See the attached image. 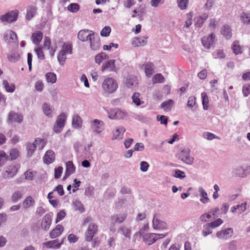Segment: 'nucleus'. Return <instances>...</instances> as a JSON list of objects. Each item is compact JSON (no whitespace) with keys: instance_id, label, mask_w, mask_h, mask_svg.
Returning <instances> with one entry per match:
<instances>
[{"instance_id":"f257e3e1","label":"nucleus","mask_w":250,"mask_h":250,"mask_svg":"<svg viewBox=\"0 0 250 250\" xmlns=\"http://www.w3.org/2000/svg\"><path fill=\"white\" fill-rule=\"evenodd\" d=\"M102 87L105 93L111 94L117 89L118 84L116 80L114 78L106 77L103 82Z\"/></svg>"},{"instance_id":"f03ea898","label":"nucleus","mask_w":250,"mask_h":250,"mask_svg":"<svg viewBox=\"0 0 250 250\" xmlns=\"http://www.w3.org/2000/svg\"><path fill=\"white\" fill-rule=\"evenodd\" d=\"M106 111L108 114V117L111 120L124 119L127 115V113L125 111L118 108H112Z\"/></svg>"},{"instance_id":"7ed1b4c3","label":"nucleus","mask_w":250,"mask_h":250,"mask_svg":"<svg viewBox=\"0 0 250 250\" xmlns=\"http://www.w3.org/2000/svg\"><path fill=\"white\" fill-rule=\"evenodd\" d=\"M20 166L19 164H14L9 166L2 173V177L4 179H8L15 176Z\"/></svg>"},{"instance_id":"20e7f679","label":"nucleus","mask_w":250,"mask_h":250,"mask_svg":"<svg viewBox=\"0 0 250 250\" xmlns=\"http://www.w3.org/2000/svg\"><path fill=\"white\" fill-rule=\"evenodd\" d=\"M90 126L93 133L100 134L104 129V123L97 119L91 120L89 122Z\"/></svg>"},{"instance_id":"39448f33","label":"nucleus","mask_w":250,"mask_h":250,"mask_svg":"<svg viewBox=\"0 0 250 250\" xmlns=\"http://www.w3.org/2000/svg\"><path fill=\"white\" fill-rule=\"evenodd\" d=\"M167 233L164 234L151 233L143 236V241L148 245H150L155 242L157 240L166 236Z\"/></svg>"},{"instance_id":"423d86ee","label":"nucleus","mask_w":250,"mask_h":250,"mask_svg":"<svg viewBox=\"0 0 250 250\" xmlns=\"http://www.w3.org/2000/svg\"><path fill=\"white\" fill-rule=\"evenodd\" d=\"M66 118V115L64 113H62L58 116L53 127L55 132L59 133L62 131L65 125Z\"/></svg>"},{"instance_id":"0eeeda50","label":"nucleus","mask_w":250,"mask_h":250,"mask_svg":"<svg viewBox=\"0 0 250 250\" xmlns=\"http://www.w3.org/2000/svg\"><path fill=\"white\" fill-rule=\"evenodd\" d=\"M190 150L188 148H184L179 154L181 160L188 165H191L193 162V158L190 155Z\"/></svg>"},{"instance_id":"6e6552de","label":"nucleus","mask_w":250,"mask_h":250,"mask_svg":"<svg viewBox=\"0 0 250 250\" xmlns=\"http://www.w3.org/2000/svg\"><path fill=\"white\" fill-rule=\"evenodd\" d=\"M97 225L94 223H91L89 225L87 230L85 233V240L88 242L91 241L94 235L97 233Z\"/></svg>"},{"instance_id":"1a4fd4ad","label":"nucleus","mask_w":250,"mask_h":250,"mask_svg":"<svg viewBox=\"0 0 250 250\" xmlns=\"http://www.w3.org/2000/svg\"><path fill=\"white\" fill-rule=\"evenodd\" d=\"M152 226L154 229L163 230L166 229L167 227V224L159 218V215L155 214L152 220Z\"/></svg>"},{"instance_id":"9d476101","label":"nucleus","mask_w":250,"mask_h":250,"mask_svg":"<svg viewBox=\"0 0 250 250\" xmlns=\"http://www.w3.org/2000/svg\"><path fill=\"white\" fill-rule=\"evenodd\" d=\"M124 83L125 86L130 89L136 88L138 84L137 78L134 75H128L124 80Z\"/></svg>"},{"instance_id":"9b49d317","label":"nucleus","mask_w":250,"mask_h":250,"mask_svg":"<svg viewBox=\"0 0 250 250\" xmlns=\"http://www.w3.org/2000/svg\"><path fill=\"white\" fill-rule=\"evenodd\" d=\"M215 36L213 33H211L209 36H204L202 38V43L204 47L209 49L214 43Z\"/></svg>"},{"instance_id":"f8f14e48","label":"nucleus","mask_w":250,"mask_h":250,"mask_svg":"<svg viewBox=\"0 0 250 250\" xmlns=\"http://www.w3.org/2000/svg\"><path fill=\"white\" fill-rule=\"evenodd\" d=\"M233 233V229L232 228H228L217 231L216 233V236L220 239L227 240L232 236Z\"/></svg>"},{"instance_id":"ddd939ff","label":"nucleus","mask_w":250,"mask_h":250,"mask_svg":"<svg viewBox=\"0 0 250 250\" xmlns=\"http://www.w3.org/2000/svg\"><path fill=\"white\" fill-rule=\"evenodd\" d=\"M94 33L90 30H81L78 34V38L82 42H87L93 36Z\"/></svg>"},{"instance_id":"4468645a","label":"nucleus","mask_w":250,"mask_h":250,"mask_svg":"<svg viewBox=\"0 0 250 250\" xmlns=\"http://www.w3.org/2000/svg\"><path fill=\"white\" fill-rule=\"evenodd\" d=\"M90 42V46L92 50H97L100 47V41L98 35H96L95 33L88 41Z\"/></svg>"},{"instance_id":"2eb2a0df","label":"nucleus","mask_w":250,"mask_h":250,"mask_svg":"<svg viewBox=\"0 0 250 250\" xmlns=\"http://www.w3.org/2000/svg\"><path fill=\"white\" fill-rule=\"evenodd\" d=\"M63 241L62 240L60 243H59V240L55 239L54 240L44 242L42 245L48 249H59L63 244Z\"/></svg>"},{"instance_id":"dca6fc26","label":"nucleus","mask_w":250,"mask_h":250,"mask_svg":"<svg viewBox=\"0 0 250 250\" xmlns=\"http://www.w3.org/2000/svg\"><path fill=\"white\" fill-rule=\"evenodd\" d=\"M55 159V154L52 150H47L43 158V162L46 164L52 163Z\"/></svg>"},{"instance_id":"f3484780","label":"nucleus","mask_w":250,"mask_h":250,"mask_svg":"<svg viewBox=\"0 0 250 250\" xmlns=\"http://www.w3.org/2000/svg\"><path fill=\"white\" fill-rule=\"evenodd\" d=\"M51 222L52 219L50 215L49 214H45L43 216L41 223L42 229L44 230H48L50 227Z\"/></svg>"},{"instance_id":"a211bd4d","label":"nucleus","mask_w":250,"mask_h":250,"mask_svg":"<svg viewBox=\"0 0 250 250\" xmlns=\"http://www.w3.org/2000/svg\"><path fill=\"white\" fill-rule=\"evenodd\" d=\"M125 131V130L123 126H117L113 132L112 140L122 139L123 137L124 133Z\"/></svg>"},{"instance_id":"6ab92c4d","label":"nucleus","mask_w":250,"mask_h":250,"mask_svg":"<svg viewBox=\"0 0 250 250\" xmlns=\"http://www.w3.org/2000/svg\"><path fill=\"white\" fill-rule=\"evenodd\" d=\"M23 116L21 114H18L13 111H11L8 116V122L9 123L15 122L19 123L22 122Z\"/></svg>"},{"instance_id":"aec40b11","label":"nucleus","mask_w":250,"mask_h":250,"mask_svg":"<svg viewBox=\"0 0 250 250\" xmlns=\"http://www.w3.org/2000/svg\"><path fill=\"white\" fill-rule=\"evenodd\" d=\"M42 109L46 116L49 118H52L53 116L54 108L49 104L44 103L42 105Z\"/></svg>"},{"instance_id":"412c9836","label":"nucleus","mask_w":250,"mask_h":250,"mask_svg":"<svg viewBox=\"0 0 250 250\" xmlns=\"http://www.w3.org/2000/svg\"><path fill=\"white\" fill-rule=\"evenodd\" d=\"M147 36L134 38L132 44L135 47L144 46L147 43Z\"/></svg>"},{"instance_id":"4be33fe9","label":"nucleus","mask_w":250,"mask_h":250,"mask_svg":"<svg viewBox=\"0 0 250 250\" xmlns=\"http://www.w3.org/2000/svg\"><path fill=\"white\" fill-rule=\"evenodd\" d=\"M35 200L31 196H27L22 202V208L24 209H27L33 207L35 205Z\"/></svg>"},{"instance_id":"5701e85b","label":"nucleus","mask_w":250,"mask_h":250,"mask_svg":"<svg viewBox=\"0 0 250 250\" xmlns=\"http://www.w3.org/2000/svg\"><path fill=\"white\" fill-rule=\"evenodd\" d=\"M83 125V120L81 117L77 114H74L72 117V125L73 127L79 129L81 128Z\"/></svg>"},{"instance_id":"b1692460","label":"nucleus","mask_w":250,"mask_h":250,"mask_svg":"<svg viewBox=\"0 0 250 250\" xmlns=\"http://www.w3.org/2000/svg\"><path fill=\"white\" fill-rule=\"evenodd\" d=\"M37 8L34 5H29L26 8V19L29 21L36 14Z\"/></svg>"},{"instance_id":"393cba45","label":"nucleus","mask_w":250,"mask_h":250,"mask_svg":"<svg viewBox=\"0 0 250 250\" xmlns=\"http://www.w3.org/2000/svg\"><path fill=\"white\" fill-rule=\"evenodd\" d=\"M63 229L64 228L62 225H57L55 228L50 231L49 233L50 237L53 239L58 237L62 233Z\"/></svg>"},{"instance_id":"a878e982","label":"nucleus","mask_w":250,"mask_h":250,"mask_svg":"<svg viewBox=\"0 0 250 250\" xmlns=\"http://www.w3.org/2000/svg\"><path fill=\"white\" fill-rule=\"evenodd\" d=\"M42 37L43 35L42 32L36 31L32 34L31 39L34 44L39 45L42 39Z\"/></svg>"},{"instance_id":"bb28decb","label":"nucleus","mask_w":250,"mask_h":250,"mask_svg":"<svg viewBox=\"0 0 250 250\" xmlns=\"http://www.w3.org/2000/svg\"><path fill=\"white\" fill-rule=\"evenodd\" d=\"M127 217L126 213L115 214L111 216V220L114 223H122Z\"/></svg>"},{"instance_id":"cd10ccee","label":"nucleus","mask_w":250,"mask_h":250,"mask_svg":"<svg viewBox=\"0 0 250 250\" xmlns=\"http://www.w3.org/2000/svg\"><path fill=\"white\" fill-rule=\"evenodd\" d=\"M145 72L147 77L150 78L154 72V65L152 62H147L144 65Z\"/></svg>"},{"instance_id":"c85d7f7f","label":"nucleus","mask_w":250,"mask_h":250,"mask_svg":"<svg viewBox=\"0 0 250 250\" xmlns=\"http://www.w3.org/2000/svg\"><path fill=\"white\" fill-rule=\"evenodd\" d=\"M17 17V14L7 13L5 15L1 16L0 20L2 21L12 22L16 20Z\"/></svg>"},{"instance_id":"c756f323","label":"nucleus","mask_w":250,"mask_h":250,"mask_svg":"<svg viewBox=\"0 0 250 250\" xmlns=\"http://www.w3.org/2000/svg\"><path fill=\"white\" fill-rule=\"evenodd\" d=\"M221 33L227 39H229L231 37V29L229 25L223 26L221 29Z\"/></svg>"},{"instance_id":"7c9ffc66","label":"nucleus","mask_w":250,"mask_h":250,"mask_svg":"<svg viewBox=\"0 0 250 250\" xmlns=\"http://www.w3.org/2000/svg\"><path fill=\"white\" fill-rule=\"evenodd\" d=\"M75 171V167H74L72 161H68L66 163L65 175L64 178L68 177L73 174Z\"/></svg>"},{"instance_id":"2f4dec72","label":"nucleus","mask_w":250,"mask_h":250,"mask_svg":"<svg viewBox=\"0 0 250 250\" xmlns=\"http://www.w3.org/2000/svg\"><path fill=\"white\" fill-rule=\"evenodd\" d=\"M174 104V101L172 100H169L168 101L163 102L161 104V107L165 111L168 112L171 110Z\"/></svg>"},{"instance_id":"473e14b6","label":"nucleus","mask_w":250,"mask_h":250,"mask_svg":"<svg viewBox=\"0 0 250 250\" xmlns=\"http://www.w3.org/2000/svg\"><path fill=\"white\" fill-rule=\"evenodd\" d=\"M4 39L6 42H11L17 39V35L15 32L11 30L7 31L4 34Z\"/></svg>"},{"instance_id":"72a5a7b5","label":"nucleus","mask_w":250,"mask_h":250,"mask_svg":"<svg viewBox=\"0 0 250 250\" xmlns=\"http://www.w3.org/2000/svg\"><path fill=\"white\" fill-rule=\"evenodd\" d=\"M36 148L42 150L46 144V140L40 138H36L33 142Z\"/></svg>"},{"instance_id":"f704fd0d","label":"nucleus","mask_w":250,"mask_h":250,"mask_svg":"<svg viewBox=\"0 0 250 250\" xmlns=\"http://www.w3.org/2000/svg\"><path fill=\"white\" fill-rule=\"evenodd\" d=\"M115 60H110L104 63L102 67V71H104L106 69H109L110 71H112L115 69Z\"/></svg>"},{"instance_id":"c9c22d12","label":"nucleus","mask_w":250,"mask_h":250,"mask_svg":"<svg viewBox=\"0 0 250 250\" xmlns=\"http://www.w3.org/2000/svg\"><path fill=\"white\" fill-rule=\"evenodd\" d=\"M208 14L205 13L202 16L197 17L196 18L195 26L196 27H201L202 26L205 21L208 18Z\"/></svg>"},{"instance_id":"e433bc0d","label":"nucleus","mask_w":250,"mask_h":250,"mask_svg":"<svg viewBox=\"0 0 250 250\" xmlns=\"http://www.w3.org/2000/svg\"><path fill=\"white\" fill-rule=\"evenodd\" d=\"M198 191L200 193L201 198L200 201L203 204H206L208 202L209 199L208 197V194L207 192L202 188L200 187L198 189Z\"/></svg>"},{"instance_id":"4c0bfd02","label":"nucleus","mask_w":250,"mask_h":250,"mask_svg":"<svg viewBox=\"0 0 250 250\" xmlns=\"http://www.w3.org/2000/svg\"><path fill=\"white\" fill-rule=\"evenodd\" d=\"M212 233V228L210 227L208 223H207L203 225L202 230V234L204 237H206L207 236L211 234Z\"/></svg>"},{"instance_id":"58836bf2","label":"nucleus","mask_w":250,"mask_h":250,"mask_svg":"<svg viewBox=\"0 0 250 250\" xmlns=\"http://www.w3.org/2000/svg\"><path fill=\"white\" fill-rule=\"evenodd\" d=\"M9 160V156L5 151L0 150V167L4 166Z\"/></svg>"},{"instance_id":"ea45409f","label":"nucleus","mask_w":250,"mask_h":250,"mask_svg":"<svg viewBox=\"0 0 250 250\" xmlns=\"http://www.w3.org/2000/svg\"><path fill=\"white\" fill-rule=\"evenodd\" d=\"M140 95L141 94L139 93L135 92L132 96V102L137 106H139L144 104V102L141 101L140 98Z\"/></svg>"},{"instance_id":"a19ab883","label":"nucleus","mask_w":250,"mask_h":250,"mask_svg":"<svg viewBox=\"0 0 250 250\" xmlns=\"http://www.w3.org/2000/svg\"><path fill=\"white\" fill-rule=\"evenodd\" d=\"M119 232H120L122 235H124L125 237L130 239V235L131 234V230L130 229L125 227H121L119 229Z\"/></svg>"},{"instance_id":"79ce46f5","label":"nucleus","mask_w":250,"mask_h":250,"mask_svg":"<svg viewBox=\"0 0 250 250\" xmlns=\"http://www.w3.org/2000/svg\"><path fill=\"white\" fill-rule=\"evenodd\" d=\"M165 79L162 74L158 73L155 74L152 79V82L153 84L157 83H164Z\"/></svg>"},{"instance_id":"37998d69","label":"nucleus","mask_w":250,"mask_h":250,"mask_svg":"<svg viewBox=\"0 0 250 250\" xmlns=\"http://www.w3.org/2000/svg\"><path fill=\"white\" fill-rule=\"evenodd\" d=\"M241 21L246 24H250V12H243L240 16Z\"/></svg>"},{"instance_id":"c03bdc74","label":"nucleus","mask_w":250,"mask_h":250,"mask_svg":"<svg viewBox=\"0 0 250 250\" xmlns=\"http://www.w3.org/2000/svg\"><path fill=\"white\" fill-rule=\"evenodd\" d=\"M177 3L179 8L183 10L187 9L189 4V0H177Z\"/></svg>"},{"instance_id":"a18cd8bd","label":"nucleus","mask_w":250,"mask_h":250,"mask_svg":"<svg viewBox=\"0 0 250 250\" xmlns=\"http://www.w3.org/2000/svg\"><path fill=\"white\" fill-rule=\"evenodd\" d=\"M45 77L46 79V81L48 83H54L56 82L57 77L56 75L52 72L47 73L45 75Z\"/></svg>"},{"instance_id":"49530a36","label":"nucleus","mask_w":250,"mask_h":250,"mask_svg":"<svg viewBox=\"0 0 250 250\" xmlns=\"http://www.w3.org/2000/svg\"><path fill=\"white\" fill-rule=\"evenodd\" d=\"M22 196V193L21 191H16L12 194L11 199L12 202L16 203L21 199Z\"/></svg>"},{"instance_id":"de8ad7c7","label":"nucleus","mask_w":250,"mask_h":250,"mask_svg":"<svg viewBox=\"0 0 250 250\" xmlns=\"http://www.w3.org/2000/svg\"><path fill=\"white\" fill-rule=\"evenodd\" d=\"M201 98L203 108L205 110H207L208 108V99L207 93L206 92H202L201 93Z\"/></svg>"},{"instance_id":"09e8293b","label":"nucleus","mask_w":250,"mask_h":250,"mask_svg":"<svg viewBox=\"0 0 250 250\" xmlns=\"http://www.w3.org/2000/svg\"><path fill=\"white\" fill-rule=\"evenodd\" d=\"M36 147L33 143H29L27 144L26 149L27 151V156L28 157H31L35 152Z\"/></svg>"},{"instance_id":"8fccbe9b","label":"nucleus","mask_w":250,"mask_h":250,"mask_svg":"<svg viewBox=\"0 0 250 250\" xmlns=\"http://www.w3.org/2000/svg\"><path fill=\"white\" fill-rule=\"evenodd\" d=\"M108 57L107 55L104 52H102L95 56V62L100 64L104 60Z\"/></svg>"},{"instance_id":"3c124183","label":"nucleus","mask_w":250,"mask_h":250,"mask_svg":"<svg viewBox=\"0 0 250 250\" xmlns=\"http://www.w3.org/2000/svg\"><path fill=\"white\" fill-rule=\"evenodd\" d=\"M19 156V151L16 148H12L9 151V160H14L16 159Z\"/></svg>"},{"instance_id":"603ef678","label":"nucleus","mask_w":250,"mask_h":250,"mask_svg":"<svg viewBox=\"0 0 250 250\" xmlns=\"http://www.w3.org/2000/svg\"><path fill=\"white\" fill-rule=\"evenodd\" d=\"M73 205L75 210H79L81 212L84 211L83 206L80 201L76 200Z\"/></svg>"},{"instance_id":"864d4df0","label":"nucleus","mask_w":250,"mask_h":250,"mask_svg":"<svg viewBox=\"0 0 250 250\" xmlns=\"http://www.w3.org/2000/svg\"><path fill=\"white\" fill-rule=\"evenodd\" d=\"M67 54L64 53L63 51H60L58 55V60L61 65H63V63L66 59Z\"/></svg>"},{"instance_id":"5fc2aeb1","label":"nucleus","mask_w":250,"mask_h":250,"mask_svg":"<svg viewBox=\"0 0 250 250\" xmlns=\"http://www.w3.org/2000/svg\"><path fill=\"white\" fill-rule=\"evenodd\" d=\"M79 9L80 6L76 3H71L67 6L68 10L72 13L77 12Z\"/></svg>"},{"instance_id":"6e6d98bb","label":"nucleus","mask_w":250,"mask_h":250,"mask_svg":"<svg viewBox=\"0 0 250 250\" xmlns=\"http://www.w3.org/2000/svg\"><path fill=\"white\" fill-rule=\"evenodd\" d=\"M232 49L234 53L236 55L241 53V49L238 41L234 42Z\"/></svg>"},{"instance_id":"4d7b16f0","label":"nucleus","mask_w":250,"mask_h":250,"mask_svg":"<svg viewBox=\"0 0 250 250\" xmlns=\"http://www.w3.org/2000/svg\"><path fill=\"white\" fill-rule=\"evenodd\" d=\"M211 213L210 211L203 214L200 217V220L201 222L205 223L210 221L211 217Z\"/></svg>"},{"instance_id":"13d9d810","label":"nucleus","mask_w":250,"mask_h":250,"mask_svg":"<svg viewBox=\"0 0 250 250\" xmlns=\"http://www.w3.org/2000/svg\"><path fill=\"white\" fill-rule=\"evenodd\" d=\"M3 84L7 92H13L15 90V85L13 84H9L7 81H3Z\"/></svg>"},{"instance_id":"bf43d9fd","label":"nucleus","mask_w":250,"mask_h":250,"mask_svg":"<svg viewBox=\"0 0 250 250\" xmlns=\"http://www.w3.org/2000/svg\"><path fill=\"white\" fill-rule=\"evenodd\" d=\"M203 137L208 140H212L214 139L218 138L215 135L209 132H204L203 133Z\"/></svg>"},{"instance_id":"052dcab7","label":"nucleus","mask_w":250,"mask_h":250,"mask_svg":"<svg viewBox=\"0 0 250 250\" xmlns=\"http://www.w3.org/2000/svg\"><path fill=\"white\" fill-rule=\"evenodd\" d=\"M20 58L19 54L16 53H12L8 56V60L12 62H17Z\"/></svg>"},{"instance_id":"680f3d73","label":"nucleus","mask_w":250,"mask_h":250,"mask_svg":"<svg viewBox=\"0 0 250 250\" xmlns=\"http://www.w3.org/2000/svg\"><path fill=\"white\" fill-rule=\"evenodd\" d=\"M72 50V48L70 44L68 43H64L62 46L61 51H63V52L67 54H71Z\"/></svg>"},{"instance_id":"e2e57ef3","label":"nucleus","mask_w":250,"mask_h":250,"mask_svg":"<svg viewBox=\"0 0 250 250\" xmlns=\"http://www.w3.org/2000/svg\"><path fill=\"white\" fill-rule=\"evenodd\" d=\"M173 175L174 177L176 178H178L181 179H184V178L186 177L185 173L184 171H181L179 169L175 170L174 173Z\"/></svg>"},{"instance_id":"0e129e2a","label":"nucleus","mask_w":250,"mask_h":250,"mask_svg":"<svg viewBox=\"0 0 250 250\" xmlns=\"http://www.w3.org/2000/svg\"><path fill=\"white\" fill-rule=\"evenodd\" d=\"M223 223V221L221 219L219 218L213 222L208 223V224H209L210 227L212 228V229H213L219 227Z\"/></svg>"},{"instance_id":"69168bd1","label":"nucleus","mask_w":250,"mask_h":250,"mask_svg":"<svg viewBox=\"0 0 250 250\" xmlns=\"http://www.w3.org/2000/svg\"><path fill=\"white\" fill-rule=\"evenodd\" d=\"M35 171L28 170L24 172L25 179L27 180H32L35 176Z\"/></svg>"},{"instance_id":"338daca9","label":"nucleus","mask_w":250,"mask_h":250,"mask_svg":"<svg viewBox=\"0 0 250 250\" xmlns=\"http://www.w3.org/2000/svg\"><path fill=\"white\" fill-rule=\"evenodd\" d=\"M44 85L41 80H39L35 83V88L38 92H42L43 89Z\"/></svg>"},{"instance_id":"774afa93","label":"nucleus","mask_w":250,"mask_h":250,"mask_svg":"<svg viewBox=\"0 0 250 250\" xmlns=\"http://www.w3.org/2000/svg\"><path fill=\"white\" fill-rule=\"evenodd\" d=\"M242 92L245 97H247L250 94V84H245L243 85Z\"/></svg>"}]
</instances>
